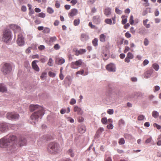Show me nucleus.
I'll return each instance as SVG.
<instances>
[{
  "instance_id": "obj_1",
  "label": "nucleus",
  "mask_w": 161,
  "mask_h": 161,
  "mask_svg": "<svg viewBox=\"0 0 161 161\" xmlns=\"http://www.w3.org/2000/svg\"><path fill=\"white\" fill-rule=\"evenodd\" d=\"M16 137L14 135L8 134L0 139V148H7L11 152L16 150V145L15 141Z\"/></svg>"
},
{
  "instance_id": "obj_2",
  "label": "nucleus",
  "mask_w": 161,
  "mask_h": 161,
  "mask_svg": "<svg viewBox=\"0 0 161 161\" xmlns=\"http://www.w3.org/2000/svg\"><path fill=\"white\" fill-rule=\"evenodd\" d=\"M30 109L31 111L37 110L33 113L31 116V122L35 124L39 118H41L44 114V110L42 107L37 105H31L30 106Z\"/></svg>"
},
{
  "instance_id": "obj_3",
  "label": "nucleus",
  "mask_w": 161,
  "mask_h": 161,
  "mask_svg": "<svg viewBox=\"0 0 161 161\" xmlns=\"http://www.w3.org/2000/svg\"><path fill=\"white\" fill-rule=\"evenodd\" d=\"M47 150L49 154L56 155L59 153L62 149L59 144L57 142H53L48 144L47 147Z\"/></svg>"
},
{
  "instance_id": "obj_4",
  "label": "nucleus",
  "mask_w": 161,
  "mask_h": 161,
  "mask_svg": "<svg viewBox=\"0 0 161 161\" xmlns=\"http://www.w3.org/2000/svg\"><path fill=\"white\" fill-rule=\"evenodd\" d=\"M11 38V32L10 31L6 29L3 32L2 39L5 42H7L10 41Z\"/></svg>"
},
{
  "instance_id": "obj_5",
  "label": "nucleus",
  "mask_w": 161,
  "mask_h": 161,
  "mask_svg": "<svg viewBox=\"0 0 161 161\" xmlns=\"http://www.w3.org/2000/svg\"><path fill=\"white\" fill-rule=\"evenodd\" d=\"M12 70V67L9 63H5L2 65L1 71L3 74H6L10 73Z\"/></svg>"
},
{
  "instance_id": "obj_6",
  "label": "nucleus",
  "mask_w": 161,
  "mask_h": 161,
  "mask_svg": "<svg viewBox=\"0 0 161 161\" xmlns=\"http://www.w3.org/2000/svg\"><path fill=\"white\" fill-rule=\"evenodd\" d=\"M7 118L10 120H16L19 118V115L15 112H9L7 113L6 115Z\"/></svg>"
},
{
  "instance_id": "obj_7",
  "label": "nucleus",
  "mask_w": 161,
  "mask_h": 161,
  "mask_svg": "<svg viewBox=\"0 0 161 161\" xmlns=\"http://www.w3.org/2000/svg\"><path fill=\"white\" fill-rule=\"evenodd\" d=\"M83 63L82 59H80L75 62H72L71 64V67L73 69H77L82 65Z\"/></svg>"
},
{
  "instance_id": "obj_8",
  "label": "nucleus",
  "mask_w": 161,
  "mask_h": 161,
  "mask_svg": "<svg viewBox=\"0 0 161 161\" xmlns=\"http://www.w3.org/2000/svg\"><path fill=\"white\" fill-rule=\"evenodd\" d=\"M18 44L19 46H22L24 44V39L21 34H19L18 36L17 40Z\"/></svg>"
},
{
  "instance_id": "obj_9",
  "label": "nucleus",
  "mask_w": 161,
  "mask_h": 161,
  "mask_svg": "<svg viewBox=\"0 0 161 161\" xmlns=\"http://www.w3.org/2000/svg\"><path fill=\"white\" fill-rule=\"evenodd\" d=\"M106 69L109 71L114 72L115 71V66L114 64L110 63L108 64L106 66Z\"/></svg>"
},
{
  "instance_id": "obj_10",
  "label": "nucleus",
  "mask_w": 161,
  "mask_h": 161,
  "mask_svg": "<svg viewBox=\"0 0 161 161\" xmlns=\"http://www.w3.org/2000/svg\"><path fill=\"white\" fill-rule=\"evenodd\" d=\"M8 129V124L5 123L0 122V131L3 132Z\"/></svg>"
},
{
  "instance_id": "obj_11",
  "label": "nucleus",
  "mask_w": 161,
  "mask_h": 161,
  "mask_svg": "<svg viewBox=\"0 0 161 161\" xmlns=\"http://www.w3.org/2000/svg\"><path fill=\"white\" fill-rule=\"evenodd\" d=\"M56 37L54 36L53 37H51L49 38H47V39L46 41V42L49 45H51L52 43L56 41Z\"/></svg>"
},
{
  "instance_id": "obj_12",
  "label": "nucleus",
  "mask_w": 161,
  "mask_h": 161,
  "mask_svg": "<svg viewBox=\"0 0 161 161\" xmlns=\"http://www.w3.org/2000/svg\"><path fill=\"white\" fill-rule=\"evenodd\" d=\"M38 62L37 60H34L32 61L31 64L32 68L37 72H38L40 70L39 67L36 64V62Z\"/></svg>"
},
{
  "instance_id": "obj_13",
  "label": "nucleus",
  "mask_w": 161,
  "mask_h": 161,
  "mask_svg": "<svg viewBox=\"0 0 161 161\" xmlns=\"http://www.w3.org/2000/svg\"><path fill=\"white\" fill-rule=\"evenodd\" d=\"M74 111L75 112H76L79 115H82L83 113L81 108L77 106H74Z\"/></svg>"
},
{
  "instance_id": "obj_14",
  "label": "nucleus",
  "mask_w": 161,
  "mask_h": 161,
  "mask_svg": "<svg viewBox=\"0 0 161 161\" xmlns=\"http://www.w3.org/2000/svg\"><path fill=\"white\" fill-rule=\"evenodd\" d=\"M10 28L15 31V32L16 31H19L21 30L20 27L16 25L12 24L10 25Z\"/></svg>"
},
{
  "instance_id": "obj_15",
  "label": "nucleus",
  "mask_w": 161,
  "mask_h": 161,
  "mask_svg": "<svg viewBox=\"0 0 161 161\" xmlns=\"http://www.w3.org/2000/svg\"><path fill=\"white\" fill-rule=\"evenodd\" d=\"M78 13V10L76 8H73L71 10L68 14L69 17H73L76 15Z\"/></svg>"
},
{
  "instance_id": "obj_16",
  "label": "nucleus",
  "mask_w": 161,
  "mask_h": 161,
  "mask_svg": "<svg viewBox=\"0 0 161 161\" xmlns=\"http://www.w3.org/2000/svg\"><path fill=\"white\" fill-rule=\"evenodd\" d=\"M75 55L78 56L80 54H82L86 52V50L85 49H80L79 50H76L75 51Z\"/></svg>"
},
{
  "instance_id": "obj_17",
  "label": "nucleus",
  "mask_w": 161,
  "mask_h": 161,
  "mask_svg": "<svg viewBox=\"0 0 161 161\" xmlns=\"http://www.w3.org/2000/svg\"><path fill=\"white\" fill-rule=\"evenodd\" d=\"M65 61L64 59L62 58H57L55 60L56 63L59 65H61L64 64Z\"/></svg>"
},
{
  "instance_id": "obj_18",
  "label": "nucleus",
  "mask_w": 161,
  "mask_h": 161,
  "mask_svg": "<svg viewBox=\"0 0 161 161\" xmlns=\"http://www.w3.org/2000/svg\"><path fill=\"white\" fill-rule=\"evenodd\" d=\"M101 21V19L99 16H94L93 18V22L96 24H99Z\"/></svg>"
},
{
  "instance_id": "obj_19",
  "label": "nucleus",
  "mask_w": 161,
  "mask_h": 161,
  "mask_svg": "<svg viewBox=\"0 0 161 161\" xmlns=\"http://www.w3.org/2000/svg\"><path fill=\"white\" fill-rule=\"evenodd\" d=\"M26 142L25 139L24 138L22 137L20 139L19 144L20 146H23L26 144Z\"/></svg>"
},
{
  "instance_id": "obj_20",
  "label": "nucleus",
  "mask_w": 161,
  "mask_h": 161,
  "mask_svg": "<svg viewBox=\"0 0 161 161\" xmlns=\"http://www.w3.org/2000/svg\"><path fill=\"white\" fill-rule=\"evenodd\" d=\"M88 35L86 34H82L80 36V39L82 41H86L89 39Z\"/></svg>"
},
{
  "instance_id": "obj_21",
  "label": "nucleus",
  "mask_w": 161,
  "mask_h": 161,
  "mask_svg": "<svg viewBox=\"0 0 161 161\" xmlns=\"http://www.w3.org/2000/svg\"><path fill=\"white\" fill-rule=\"evenodd\" d=\"M111 13V9L109 8H106L104 10V14L108 16Z\"/></svg>"
},
{
  "instance_id": "obj_22",
  "label": "nucleus",
  "mask_w": 161,
  "mask_h": 161,
  "mask_svg": "<svg viewBox=\"0 0 161 161\" xmlns=\"http://www.w3.org/2000/svg\"><path fill=\"white\" fill-rule=\"evenodd\" d=\"M86 131V128L84 126H80L79 127L78 131L81 133H84Z\"/></svg>"
},
{
  "instance_id": "obj_23",
  "label": "nucleus",
  "mask_w": 161,
  "mask_h": 161,
  "mask_svg": "<svg viewBox=\"0 0 161 161\" xmlns=\"http://www.w3.org/2000/svg\"><path fill=\"white\" fill-rule=\"evenodd\" d=\"M68 154L71 157H74L75 154L73 152V150L72 149H69L67 151Z\"/></svg>"
},
{
  "instance_id": "obj_24",
  "label": "nucleus",
  "mask_w": 161,
  "mask_h": 161,
  "mask_svg": "<svg viewBox=\"0 0 161 161\" xmlns=\"http://www.w3.org/2000/svg\"><path fill=\"white\" fill-rule=\"evenodd\" d=\"M121 18L122 19V20L121 21L122 24L123 25H124L127 22V16L125 15H122L121 16Z\"/></svg>"
},
{
  "instance_id": "obj_25",
  "label": "nucleus",
  "mask_w": 161,
  "mask_h": 161,
  "mask_svg": "<svg viewBox=\"0 0 161 161\" xmlns=\"http://www.w3.org/2000/svg\"><path fill=\"white\" fill-rule=\"evenodd\" d=\"M106 36L103 34L100 35L99 40L101 42H104L105 41Z\"/></svg>"
},
{
  "instance_id": "obj_26",
  "label": "nucleus",
  "mask_w": 161,
  "mask_h": 161,
  "mask_svg": "<svg viewBox=\"0 0 161 161\" xmlns=\"http://www.w3.org/2000/svg\"><path fill=\"white\" fill-rule=\"evenodd\" d=\"M7 91V89L5 86L2 84H0V92H3Z\"/></svg>"
},
{
  "instance_id": "obj_27",
  "label": "nucleus",
  "mask_w": 161,
  "mask_h": 161,
  "mask_svg": "<svg viewBox=\"0 0 161 161\" xmlns=\"http://www.w3.org/2000/svg\"><path fill=\"white\" fill-rule=\"evenodd\" d=\"M159 115L158 113L156 111H153L152 113V115L153 117L156 118L158 117Z\"/></svg>"
},
{
  "instance_id": "obj_28",
  "label": "nucleus",
  "mask_w": 161,
  "mask_h": 161,
  "mask_svg": "<svg viewBox=\"0 0 161 161\" xmlns=\"http://www.w3.org/2000/svg\"><path fill=\"white\" fill-rule=\"evenodd\" d=\"M98 39L97 38H94L92 41V43L93 45L95 46L96 47L98 45Z\"/></svg>"
},
{
  "instance_id": "obj_29",
  "label": "nucleus",
  "mask_w": 161,
  "mask_h": 161,
  "mask_svg": "<svg viewBox=\"0 0 161 161\" xmlns=\"http://www.w3.org/2000/svg\"><path fill=\"white\" fill-rule=\"evenodd\" d=\"M148 21L147 19H146L145 20H144L143 22V24L144 26H146V28H148L150 27V25L149 24H147V22Z\"/></svg>"
},
{
  "instance_id": "obj_30",
  "label": "nucleus",
  "mask_w": 161,
  "mask_h": 161,
  "mask_svg": "<svg viewBox=\"0 0 161 161\" xmlns=\"http://www.w3.org/2000/svg\"><path fill=\"white\" fill-rule=\"evenodd\" d=\"M80 22L79 19H75L74 21V25L75 26H77L80 24Z\"/></svg>"
},
{
  "instance_id": "obj_31",
  "label": "nucleus",
  "mask_w": 161,
  "mask_h": 161,
  "mask_svg": "<svg viewBox=\"0 0 161 161\" xmlns=\"http://www.w3.org/2000/svg\"><path fill=\"white\" fill-rule=\"evenodd\" d=\"M47 12L50 14H52L54 12V10L51 8L48 7L47 8Z\"/></svg>"
},
{
  "instance_id": "obj_32",
  "label": "nucleus",
  "mask_w": 161,
  "mask_h": 161,
  "mask_svg": "<svg viewBox=\"0 0 161 161\" xmlns=\"http://www.w3.org/2000/svg\"><path fill=\"white\" fill-rule=\"evenodd\" d=\"M126 57L130 59H132L134 58V55L132 53L129 52L127 54Z\"/></svg>"
},
{
  "instance_id": "obj_33",
  "label": "nucleus",
  "mask_w": 161,
  "mask_h": 161,
  "mask_svg": "<svg viewBox=\"0 0 161 161\" xmlns=\"http://www.w3.org/2000/svg\"><path fill=\"white\" fill-rule=\"evenodd\" d=\"M124 39H120L118 40L117 42V45L118 46L121 45L123 43Z\"/></svg>"
},
{
  "instance_id": "obj_34",
  "label": "nucleus",
  "mask_w": 161,
  "mask_h": 161,
  "mask_svg": "<svg viewBox=\"0 0 161 161\" xmlns=\"http://www.w3.org/2000/svg\"><path fill=\"white\" fill-rule=\"evenodd\" d=\"M153 67L156 71H158L159 69L158 65L157 64L155 63L153 64Z\"/></svg>"
},
{
  "instance_id": "obj_35",
  "label": "nucleus",
  "mask_w": 161,
  "mask_h": 161,
  "mask_svg": "<svg viewBox=\"0 0 161 161\" xmlns=\"http://www.w3.org/2000/svg\"><path fill=\"white\" fill-rule=\"evenodd\" d=\"M105 22L107 24L111 25L112 24V20L111 19H107L105 20Z\"/></svg>"
},
{
  "instance_id": "obj_36",
  "label": "nucleus",
  "mask_w": 161,
  "mask_h": 161,
  "mask_svg": "<svg viewBox=\"0 0 161 161\" xmlns=\"http://www.w3.org/2000/svg\"><path fill=\"white\" fill-rule=\"evenodd\" d=\"M125 143V141L123 138H120L119 141V143L120 145H122L124 144Z\"/></svg>"
},
{
  "instance_id": "obj_37",
  "label": "nucleus",
  "mask_w": 161,
  "mask_h": 161,
  "mask_svg": "<svg viewBox=\"0 0 161 161\" xmlns=\"http://www.w3.org/2000/svg\"><path fill=\"white\" fill-rule=\"evenodd\" d=\"M133 19H134V18H133V16L132 15H131L130 17L129 22H130V24L132 25H133L134 22Z\"/></svg>"
},
{
  "instance_id": "obj_38",
  "label": "nucleus",
  "mask_w": 161,
  "mask_h": 161,
  "mask_svg": "<svg viewBox=\"0 0 161 161\" xmlns=\"http://www.w3.org/2000/svg\"><path fill=\"white\" fill-rule=\"evenodd\" d=\"M107 122V119L106 118L104 117L102 119L101 122L103 124H106Z\"/></svg>"
},
{
  "instance_id": "obj_39",
  "label": "nucleus",
  "mask_w": 161,
  "mask_h": 161,
  "mask_svg": "<svg viewBox=\"0 0 161 161\" xmlns=\"http://www.w3.org/2000/svg\"><path fill=\"white\" fill-rule=\"evenodd\" d=\"M50 30L48 28H45L43 31V32L44 33H48L50 32Z\"/></svg>"
},
{
  "instance_id": "obj_40",
  "label": "nucleus",
  "mask_w": 161,
  "mask_h": 161,
  "mask_svg": "<svg viewBox=\"0 0 161 161\" xmlns=\"http://www.w3.org/2000/svg\"><path fill=\"white\" fill-rule=\"evenodd\" d=\"M37 16L43 18L45 17L46 15L44 13L42 12L38 14Z\"/></svg>"
},
{
  "instance_id": "obj_41",
  "label": "nucleus",
  "mask_w": 161,
  "mask_h": 161,
  "mask_svg": "<svg viewBox=\"0 0 161 161\" xmlns=\"http://www.w3.org/2000/svg\"><path fill=\"white\" fill-rule=\"evenodd\" d=\"M145 118V116L143 115H140L138 116L137 118V119L138 120H143Z\"/></svg>"
},
{
  "instance_id": "obj_42",
  "label": "nucleus",
  "mask_w": 161,
  "mask_h": 161,
  "mask_svg": "<svg viewBox=\"0 0 161 161\" xmlns=\"http://www.w3.org/2000/svg\"><path fill=\"white\" fill-rule=\"evenodd\" d=\"M84 121V118L81 116H79L78 118V121L79 122H82Z\"/></svg>"
},
{
  "instance_id": "obj_43",
  "label": "nucleus",
  "mask_w": 161,
  "mask_h": 161,
  "mask_svg": "<svg viewBox=\"0 0 161 161\" xmlns=\"http://www.w3.org/2000/svg\"><path fill=\"white\" fill-rule=\"evenodd\" d=\"M76 100L74 98H72L70 100L69 102V103L71 105H73L75 104L76 103Z\"/></svg>"
},
{
  "instance_id": "obj_44",
  "label": "nucleus",
  "mask_w": 161,
  "mask_h": 161,
  "mask_svg": "<svg viewBox=\"0 0 161 161\" xmlns=\"http://www.w3.org/2000/svg\"><path fill=\"white\" fill-rule=\"evenodd\" d=\"M125 124V121L122 119H120L118 122V124L119 125H123Z\"/></svg>"
},
{
  "instance_id": "obj_45",
  "label": "nucleus",
  "mask_w": 161,
  "mask_h": 161,
  "mask_svg": "<svg viewBox=\"0 0 161 161\" xmlns=\"http://www.w3.org/2000/svg\"><path fill=\"white\" fill-rule=\"evenodd\" d=\"M53 62V60L51 58H50L49 59V61L47 63V64L49 66H52Z\"/></svg>"
},
{
  "instance_id": "obj_46",
  "label": "nucleus",
  "mask_w": 161,
  "mask_h": 161,
  "mask_svg": "<svg viewBox=\"0 0 161 161\" xmlns=\"http://www.w3.org/2000/svg\"><path fill=\"white\" fill-rule=\"evenodd\" d=\"M37 45L36 43H33L32 44L31 47H31V49H36L37 48Z\"/></svg>"
},
{
  "instance_id": "obj_47",
  "label": "nucleus",
  "mask_w": 161,
  "mask_h": 161,
  "mask_svg": "<svg viewBox=\"0 0 161 161\" xmlns=\"http://www.w3.org/2000/svg\"><path fill=\"white\" fill-rule=\"evenodd\" d=\"M153 125L154 127H156L158 129H160L161 128V126L156 123H154Z\"/></svg>"
},
{
  "instance_id": "obj_48",
  "label": "nucleus",
  "mask_w": 161,
  "mask_h": 161,
  "mask_svg": "<svg viewBox=\"0 0 161 161\" xmlns=\"http://www.w3.org/2000/svg\"><path fill=\"white\" fill-rule=\"evenodd\" d=\"M115 12L118 14H120L122 13L121 10L117 8H115Z\"/></svg>"
},
{
  "instance_id": "obj_49",
  "label": "nucleus",
  "mask_w": 161,
  "mask_h": 161,
  "mask_svg": "<svg viewBox=\"0 0 161 161\" xmlns=\"http://www.w3.org/2000/svg\"><path fill=\"white\" fill-rule=\"evenodd\" d=\"M107 112L109 114H112L114 113V110L113 109H109L107 110Z\"/></svg>"
},
{
  "instance_id": "obj_50",
  "label": "nucleus",
  "mask_w": 161,
  "mask_h": 161,
  "mask_svg": "<svg viewBox=\"0 0 161 161\" xmlns=\"http://www.w3.org/2000/svg\"><path fill=\"white\" fill-rule=\"evenodd\" d=\"M142 1L145 2L146 3H144V4L145 5V6H149V3H148V0H141Z\"/></svg>"
},
{
  "instance_id": "obj_51",
  "label": "nucleus",
  "mask_w": 161,
  "mask_h": 161,
  "mask_svg": "<svg viewBox=\"0 0 161 161\" xmlns=\"http://www.w3.org/2000/svg\"><path fill=\"white\" fill-rule=\"evenodd\" d=\"M45 47L43 45H40L38 47V49L39 50H40V51L43 50L45 49Z\"/></svg>"
},
{
  "instance_id": "obj_52",
  "label": "nucleus",
  "mask_w": 161,
  "mask_h": 161,
  "mask_svg": "<svg viewBox=\"0 0 161 161\" xmlns=\"http://www.w3.org/2000/svg\"><path fill=\"white\" fill-rule=\"evenodd\" d=\"M125 36L127 38H129L131 37V35L128 32H126L125 34Z\"/></svg>"
},
{
  "instance_id": "obj_53",
  "label": "nucleus",
  "mask_w": 161,
  "mask_h": 161,
  "mask_svg": "<svg viewBox=\"0 0 161 161\" xmlns=\"http://www.w3.org/2000/svg\"><path fill=\"white\" fill-rule=\"evenodd\" d=\"M77 3V0H72L70 3L72 4L73 6L75 5Z\"/></svg>"
},
{
  "instance_id": "obj_54",
  "label": "nucleus",
  "mask_w": 161,
  "mask_h": 161,
  "mask_svg": "<svg viewBox=\"0 0 161 161\" xmlns=\"http://www.w3.org/2000/svg\"><path fill=\"white\" fill-rule=\"evenodd\" d=\"M49 76L52 77H54L55 76V74L52 72H49L48 73Z\"/></svg>"
},
{
  "instance_id": "obj_55",
  "label": "nucleus",
  "mask_w": 161,
  "mask_h": 161,
  "mask_svg": "<svg viewBox=\"0 0 161 161\" xmlns=\"http://www.w3.org/2000/svg\"><path fill=\"white\" fill-rule=\"evenodd\" d=\"M54 48L56 50H58L60 48V46L58 44H57L54 46Z\"/></svg>"
},
{
  "instance_id": "obj_56",
  "label": "nucleus",
  "mask_w": 161,
  "mask_h": 161,
  "mask_svg": "<svg viewBox=\"0 0 161 161\" xmlns=\"http://www.w3.org/2000/svg\"><path fill=\"white\" fill-rule=\"evenodd\" d=\"M114 126L112 124H110L107 126V128L108 129H112L113 128Z\"/></svg>"
},
{
  "instance_id": "obj_57",
  "label": "nucleus",
  "mask_w": 161,
  "mask_h": 161,
  "mask_svg": "<svg viewBox=\"0 0 161 161\" xmlns=\"http://www.w3.org/2000/svg\"><path fill=\"white\" fill-rule=\"evenodd\" d=\"M130 49V47L128 46L125 47V49L124 50V53H126L128 51H129Z\"/></svg>"
},
{
  "instance_id": "obj_58",
  "label": "nucleus",
  "mask_w": 161,
  "mask_h": 161,
  "mask_svg": "<svg viewBox=\"0 0 161 161\" xmlns=\"http://www.w3.org/2000/svg\"><path fill=\"white\" fill-rule=\"evenodd\" d=\"M84 72V71L83 69L80 70V71H77L76 74H81L83 75Z\"/></svg>"
},
{
  "instance_id": "obj_59",
  "label": "nucleus",
  "mask_w": 161,
  "mask_h": 161,
  "mask_svg": "<svg viewBox=\"0 0 161 161\" xmlns=\"http://www.w3.org/2000/svg\"><path fill=\"white\" fill-rule=\"evenodd\" d=\"M149 63L147 59L145 60L143 62V65L144 66H145L146 65L148 64Z\"/></svg>"
},
{
  "instance_id": "obj_60",
  "label": "nucleus",
  "mask_w": 161,
  "mask_h": 161,
  "mask_svg": "<svg viewBox=\"0 0 161 161\" xmlns=\"http://www.w3.org/2000/svg\"><path fill=\"white\" fill-rule=\"evenodd\" d=\"M31 47H29L28 48H27L26 49L25 51L26 53L28 54H29L31 52Z\"/></svg>"
},
{
  "instance_id": "obj_61",
  "label": "nucleus",
  "mask_w": 161,
  "mask_h": 161,
  "mask_svg": "<svg viewBox=\"0 0 161 161\" xmlns=\"http://www.w3.org/2000/svg\"><path fill=\"white\" fill-rule=\"evenodd\" d=\"M160 89V87L158 86H156L154 87V92H155L156 91H158Z\"/></svg>"
},
{
  "instance_id": "obj_62",
  "label": "nucleus",
  "mask_w": 161,
  "mask_h": 161,
  "mask_svg": "<svg viewBox=\"0 0 161 161\" xmlns=\"http://www.w3.org/2000/svg\"><path fill=\"white\" fill-rule=\"evenodd\" d=\"M95 0H89L87 1V3L88 4H92L95 2Z\"/></svg>"
},
{
  "instance_id": "obj_63",
  "label": "nucleus",
  "mask_w": 161,
  "mask_h": 161,
  "mask_svg": "<svg viewBox=\"0 0 161 161\" xmlns=\"http://www.w3.org/2000/svg\"><path fill=\"white\" fill-rule=\"evenodd\" d=\"M148 43H149V42H148V40L147 39L145 38L144 39V45L145 46H147L148 44Z\"/></svg>"
},
{
  "instance_id": "obj_64",
  "label": "nucleus",
  "mask_w": 161,
  "mask_h": 161,
  "mask_svg": "<svg viewBox=\"0 0 161 161\" xmlns=\"http://www.w3.org/2000/svg\"><path fill=\"white\" fill-rule=\"evenodd\" d=\"M89 26L92 28H95V26L92 24V22H90L88 24Z\"/></svg>"
}]
</instances>
